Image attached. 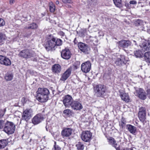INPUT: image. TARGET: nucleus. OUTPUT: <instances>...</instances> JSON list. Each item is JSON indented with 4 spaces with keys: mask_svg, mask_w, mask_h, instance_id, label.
Segmentation results:
<instances>
[{
    "mask_svg": "<svg viewBox=\"0 0 150 150\" xmlns=\"http://www.w3.org/2000/svg\"><path fill=\"white\" fill-rule=\"evenodd\" d=\"M52 35H50V38H48V40L46 42L45 47L46 50L49 51L50 50H54L57 46H60L62 44V40L58 38L51 37Z\"/></svg>",
    "mask_w": 150,
    "mask_h": 150,
    "instance_id": "1",
    "label": "nucleus"
},
{
    "mask_svg": "<svg viewBox=\"0 0 150 150\" xmlns=\"http://www.w3.org/2000/svg\"><path fill=\"white\" fill-rule=\"evenodd\" d=\"M36 93L37 99L39 101L44 103L48 100L50 92L47 88H39L37 91Z\"/></svg>",
    "mask_w": 150,
    "mask_h": 150,
    "instance_id": "2",
    "label": "nucleus"
},
{
    "mask_svg": "<svg viewBox=\"0 0 150 150\" xmlns=\"http://www.w3.org/2000/svg\"><path fill=\"white\" fill-rule=\"evenodd\" d=\"M3 128L4 132L8 134H11L14 132L15 126L13 122L7 121L4 124Z\"/></svg>",
    "mask_w": 150,
    "mask_h": 150,
    "instance_id": "3",
    "label": "nucleus"
},
{
    "mask_svg": "<svg viewBox=\"0 0 150 150\" xmlns=\"http://www.w3.org/2000/svg\"><path fill=\"white\" fill-rule=\"evenodd\" d=\"M106 88L104 85L99 84L97 85L94 87V90L97 97H102L105 92Z\"/></svg>",
    "mask_w": 150,
    "mask_h": 150,
    "instance_id": "4",
    "label": "nucleus"
},
{
    "mask_svg": "<svg viewBox=\"0 0 150 150\" xmlns=\"http://www.w3.org/2000/svg\"><path fill=\"white\" fill-rule=\"evenodd\" d=\"M128 61V58L124 55H122L116 59L115 63L117 66H121L124 64H125Z\"/></svg>",
    "mask_w": 150,
    "mask_h": 150,
    "instance_id": "5",
    "label": "nucleus"
},
{
    "mask_svg": "<svg viewBox=\"0 0 150 150\" xmlns=\"http://www.w3.org/2000/svg\"><path fill=\"white\" fill-rule=\"evenodd\" d=\"M33 110L30 108H28L25 110L23 112L22 116L23 120L28 121L32 117Z\"/></svg>",
    "mask_w": 150,
    "mask_h": 150,
    "instance_id": "6",
    "label": "nucleus"
},
{
    "mask_svg": "<svg viewBox=\"0 0 150 150\" xmlns=\"http://www.w3.org/2000/svg\"><path fill=\"white\" fill-rule=\"evenodd\" d=\"M92 135V133L90 131H84L81 134V138L83 141L88 142L91 140Z\"/></svg>",
    "mask_w": 150,
    "mask_h": 150,
    "instance_id": "7",
    "label": "nucleus"
},
{
    "mask_svg": "<svg viewBox=\"0 0 150 150\" xmlns=\"http://www.w3.org/2000/svg\"><path fill=\"white\" fill-rule=\"evenodd\" d=\"M78 46L79 50L83 53L86 54L89 53L90 48L87 45L80 42L78 43Z\"/></svg>",
    "mask_w": 150,
    "mask_h": 150,
    "instance_id": "8",
    "label": "nucleus"
},
{
    "mask_svg": "<svg viewBox=\"0 0 150 150\" xmlns=\"http://www.w3.org/2000/svg\"><path fill=\"white\" fill-rule=\"evenodd\" d=\"M73 100L72 97L68 95L64 97L63 103L65 107L69 108L71 106Z\"/></svg>",
    "mask_w": 150,
    "mask_h": 150,
    "instance_id": "9",
    "label": "nucleus"
},
{
    "mask_svg": "<svg viewBox=\"0 0 150 150\" xmlns=\"http://www.w3.org/2000/svg\"><path fill=\"white\" fill-rule=\"evenodd\" d=\"M91 64L90 61H87L83 63L81 67L82 71L85 73L89 72L91 69Z\"/></svg>",
    "mask_w": 150,
    "mask_h": 150,
    "instance_id": "10",
    "label": "nucleus"
},
{
    "mask_svg": "<svg viewBox=\"0 0 150 150\" xmlns=\"http://www.w3.org/2000/svg\"><path fill=\"white\" fill-rule=\"evenodd\" d=\"M134 94L141 99L144 100L146 98L145 93L142 88H139L136 89V91L134 93Z\"/></svg>",
    "mask_w": 150,
    "mask_h": 150,
    "instance_id": "11",
    "label": "nucleus"
},
{
    "mask_svg": "<svg viewBox=\"0 0 150 150\" xmlns=\"http://www.w3.org/2000/svg\"><path fill=\"white\" fill-rule=\"evenodd\" d=\"M146 115L145 108L144 107H141L140 108L138 113V117L140 120L143 123L146 119Z\"/></svg>",
    "mask_w": 150,
    "mask_h": 150,
    "instance_id": "12",
    "label": "nucleus"
},
{
    "mask_svg": "<svg viewBox=\"0 0 150 150\" xmlns=\"http://www.w3.org/2000/svg\"><path fill=\"white\" fill-rule=\"evenodd\" d=\"M43 119V115L41 114H38L33 117L32 122L34 125H37L41 122Z\"/></svg>",
    "mask_w": 150,
    "mask_h": 150,
    "instance_id": "13",
    "label": "nucleus"
},
{
    "mask_svg": "<svg viewBox=\"0 0 150 150\" xmlns=\"http://www.w3.org/2000/svg\"><path fill=\"white\" fill-rule=\"evenodd\" d=\"M71 53L69 49H65L63 50L61 53L62 57L64 59H68L71 57Z\"/></svg>",
    "mask_w": 150,
    "mask_h": 150,
    "instance_id": "14",
    "label": "nucleus"
},
{
    "mask_svg": "<svg viewBox=\"0 0 150 150\" xmlns=\"http://www.w3.org/2000/svg\"><path fill=\"white\" fill-rule=\"evenodd\" d=\"M71 128H66L63 129L61 132L63 137H69L71 135L72 132Z\"/></svg>",
    "mask_w": 150,
    "mask_h": 150,
    "instance_id": "15",
    "label": "nucleus"
},
{
    "mask_svg": "<svg viewBox=\"0 0 150 150\" xmlns=\"http://www.w3.org/2000/svg\"><path fill=\"white\" fill-rule=\"evenodd\" d=\"M72 109L74 110H80L83 107L81 104L77 100H74L71 106Z\"/></svg>",
    "mask_w": 150,
    "mask_h": 150,
    "instance_id": "16",
    "label": "nucleus"
},
{
    "mask_svg": "<svg viewBox=\"0 0 150 150\" xmlns=\"http://www.w3.org/2000/svg\"><path fill=\"white\" fill-rule=\"evenodd\" d=\"M0 63L6 66H9L11 64L10 60L3 56L0 55Z\"/></svg>",
    "mask_w": 150,
    "mask_h": 150,
    "instance_id": "17",
    "label": "nucleus"
},
{
    "mask_svg": "<svg viewBox=\"0 0 150 150\" xmlns=\"http://www.w3.org/2000/svg\"><path fill=\"white\" fill-rule=\"evenodd\" d=\"M109 144L114 147L116 150H120L119 146L117 144L116 140L112 137H109L108 138Z\"/></svg>",
    "mask_w": 150,
    "mask_h": 150,
    "instance_id": "18",
    "label": "nucleus"
},
{
    "mask_svg": "<svg viewBox=\"0 0 150 150\" xmlns=\"http://www.w3.org/2000/svg\"><path fill=\"white\" fill-rule=\"evenodd\" d=\"M143 42L140 43V46L142 48V50L147 51L150 50V41H143Z\"/></svg>",
    "mask_w": 150,
    "mask_h": 150,
    "instance_id": "19",
    "label": "nucleus"
},
{
    "mask_svg": "<svg viewBox=\"0 0 150 150\" xmlns=\"http://www.w3.org/2000/svg\"><path fill=\"white\" fill-rule=\"evenodd\" d=\"M71 72V70L70 69H67L62 74L60 79L61 81H64L67 79L70 75Z\"/></svg>",
    "mask_w": 150,
    "mask_h": 150,
    "instance_id": "20",
    "label": "nucleus"
},
{
    "mask_svg": "<svg viewBox=\"0 0 150 150\" xmlns=\"http://www.w3.org/2000/svg\"><path fill=\"white\" fill-rule=\"evenodd\" d=\"M52 69L53 73L58 74L61 71V67L59 64H56L52 66Z\"/></svg>",
    "mask_w": 150,
    "mask_h": 150,
    "instance_id": "21",
    "label": "nucleus"
},
{
    "mask_svg": "<svg viewBox=\"0 0 150 150\" xmlns=\"http://www.w3.org/2000/svg\"><path fill=\"white\" fill-rule=\"evenodd\" d=\"M131 42L129 40H122L119 42V46L123 48H126L130 45Z\"/></svg>",
    "mask_w": 150,
    "mask_h": 150,
    "instance_id": "22",
    "label": "nucleus"
},
{
    "mask_svg": "<svg viewBox=\"0 0 150 150\" xmlns=\"http://www.w3.org/2000/svg\"><path fill=\"white\" fill-rule=\"evenodd\" d=\"M28 53L27 54V59L31 57H34V59L33 61H36L37 60V58L35 57L36 54L33 51L29 50H28Z\"/></svg>",
    "mask_w": 150,
    "mask_h": 150,
    "instance_id": "23",
    "label": "nucleus"
},
{
    "mask_svg": "<svg viewBox=\"0 0 150 150\" xmlns=\"http://www.w3.org/2000/svg\"><path fill=\"white\" fill-rule=\"evenodd\" d=\"M127 127L130 133L133 134L135 133L137 129L136 127L131 125H127Z\"/></svg>",
    "mask_w": 150,
    "mask_h": 150,
    "instance_id": "24",
    "label": "nucleus"
},
{
    "mask_svg": "<svg viewBox=\"0 0 150 150\" xmlns=\"http://www.w3.org/2000/svg\"><path fill=\"white\" fill-rule=\"evenodd\" d=\"M13 77V74L11 72H8L5 75V79L7 81H10L12 80Z\"/></svg>",
    "mask_w": 150,
    "mask_h": 150,
    "instance_id": "25",
    "label": "nucleus"
},
{
    "mask_svg": "<svg viewBox=\"0 0 150 150\" xmlns=\"http://www.w3.org/2000/svg\"><path fill=\"white\" fill-rule=\"evenodd\" d=\"M29 49H26L25 50H22L21 51L19 54H18V55L19 57H23L24 58L27 59V53H28V50Z\"/></svg>",
    "mask_w": 150,
    "mask_h": 150,
    "instance_id": "26",
    "label": "nucleus"
},
{
    "mask_svg": "<svg viewBox=\"0 0 150 150\" xmlns=\"http://www.w3.org/2000/svg\"><path fill=\"white\" fill-rule=\"evenodd\" d=\"M115 6L118 8H121L123 6L122 0H113Z\"/></svg>",
    "mask_w": 150,
    "mask_h": 150,
    "instance_id": "27",
    "label": "nucleus"
},
{
    "mask_svg": "<svg viewBox=\"0 0 150 150\" xmlns=\"http://www.w3.org/2000/svg\"><path fill=\"white\" fill-rule=\"evenodd\" d=\"M144 58L146 62L150 63V52H147L144 53Z\"/></svg>",
    "mask_w": 150,
    "mask_h": 150,
    "instance_id": "28",
    "label": "nucleus"
},
{
    "mask_svg": "<svg viewBox=\"0 0 150 150\" xmlns=\"http://www.w3.org/2000/svg\"><path fill=\"white\" fill-rule=\"evenodd\" d=\"M78 150H83L84 146L83 143L81 142H79L76 145Z\"/></svg>",
    "mask_w": 150,
    "mask_h": 150,
    "instance_id": "29",
    "label": "nucleus"
},
{
    "mask_svg": "<svg viewBox=\"0 0 150 150\" xmlns=\"http://www.w3.org/2000/svg\"><path fill=\"white\" fill-rule=\"evenodd\" d=\"M122 99L126 102H128L130 100L129 95L127 93H125L121 97Z\"/></svg>",
    "mask_w": 150,
    "mask_h": 150,
    "instance_id": "30",
    "label": "nucleus"
},
{
    "mask_svg": "<svg viewBox=\"0 0 150 150\" xmlns=\"http://www.w3.org/2000/svg\"><path fill=\"white\" fill-rule=\"evenodd\" d=\"M134 54L137 57H141L143 55V53L140 50H137L134 52Z\"/></svg>",
    "mask_w": 150,
    "mask_h": 150,
    "instance_id": "31",
    "label": "nucleus"
},
{
    "mask_svg": "<svg viewBox=\"0 0 150 150\" xmlns=\"http://www.w3.org/2000/svg\"><path fill=\"white\" fill-rule=\"evenodd\" d=\"M7 144L6 141V140H0V149L4 148Z\"/></svg>",
    "mask_w": 150,
    "mask_h": 150,
    "instance_id": "32",
    "label": "nucleus"
},
{
    "mask_svg": "<svg viewBox=\"0 0 150 150\" xmlns=\"http://www.w3.org/2000/svg\"><path fill=\"white\" fill-rule=\"evenodd\" d=\"M50 11L51 12H54L55 10V7L54 4L52 2H50L49 3Z\"/></svg>",
    "mask_w": 150,
    "mask_h": 150,
    "instance_id": "33",
    "label": "nucleus"
},
{
    "mask_svg": "<svg viewBox=\"0 0 150 150\" xmlns=\"http://www.w3.org/2000/svg\"><path fill=\"white\" fill-rule=\"evenodd\" d=\"M38 27L37 24L35 23H32L26 28L28 29H35Z\"/></svg>",
    "mask_w": 150,
    "mask_h": 150,
    "instance_id": "34",
    "label": "nucleus"
},
{
    "mask_svg": "<svg viewBox=\"0 0 150 150\" xmlns=\"http://www.w3.org/2000/svg\"><path fill=\"white\" fill-rule=\"evenodd\" d=\"M126 123V121L125 119L123 117H122L121 120L120 122H119V125L123 128L125 125Z\"/></svg>",
    "mask_w": 150,
    "mask_h": 150,
    "instance_id": "35",
    "label": "nucleus"
},
{
    "mask_svg": "<svg viewBox=\"0 0 150 150\" xmlns=\"http://www.w3.org/2000/svg\"><path fill=\"white\" fill-rule=\"evenodd\" d=\"M142 21L138 19L135 22V24L136 25L138 26L141 25L142 24Z\"/></svg>",
    "mask_w": 150,
    "mask_h": 150,
    "instance_id": "36",
    "label": "nucleus"
},
{
    "mask_svg": "<svg viewBox=\"0 0 150 150\" xmlns=\"http://www.w3.org/2000/svg\"><path fill=\"white\" fill-rule=\"evenodd\" d=\"M5 39V35L2 33H0V43Z\"/></svg>",
    "mask_w": 150,
    "mask_h": 150,
    "instance_id": "37",
    "label": "nucleus"
},
{
    "mask_svg": "<svg viewBox=\"0 0 150 150\" xmlns=\"http://www.w3.org/2000/svg\"><path fill=\"white\" fill-rule=\"evenodd\" d=\"M5 24V23L3 19L0 18V27L4 26Z\"/></svg>",
    "mask_w": 150,
    "mask_h": 150,
    "instance_id": "38",
    "label": "nucleus"
},
{
    "mask_svg": "<svg viewBox=\"0 0 150 150\" xmlns=\"http://www.w3.org/2000/svg\"><path fill=\"white\" fill-rule=\"evenodd\" d=\"M63 112L64 113L67 114L69 115L71 112V110L69 109H67L64 110Z\"/></svg>",
    "mask_w": 150,
    "mask_h": 150,
    "instance_id": "39",
    "label": "nucleus"
},
{
    "mask_svg": "<svg viewBox=\"0 0 150 150\" xmlns=\"http://www.w3.org/2000/svg\"><path fill=\"white\" fill-rule=\"evenodd\" d=\"M5 111V109H4V111L2 110H0V118L2 117L4 115Z\"/></svg>",
    "mask_w": 150,
    "mask_h": 150,
    "instance_id": "40",
    "label": "nucleus"
},
{
    "mask_svg": "<svg viewBox=\"0 0 150 150\" xmlns=\"http://www.w3.org/2000/svg\"><path fill=\"white\" fill-rule=\"evenodd\" d=\"M4 121L3 120H0V129H2L4 127Z\"/></svg>",
    "mask_w": 150,
    "mask_h": 150,
    "instance_id": "41",
    "label": "nucleus"
},
{
    "mask_svg": "<svg viewBox=\"0 0 150 150\" xmlns=\"http://www.w3.org/2000/svg\"><path fill=\"white\" fill-rule=\"evenodd\" d=\"M129 3L130 4L136 5L137 4V2L136 0H132L130 1H129Z\"/></svg>",
    "mask_w": 150,
    "mask_h": 150,
    "instance_id": "42",
    "label": "nucleus"
},
{
    "mask_svg": "<svg viewBox=\"0 0 150 150\" xmlns=\"http://www.w3.org/2000/svg\"><path fill=\"white\" fill-rule=\"evenodd\" d=\"M54 150H61L60 147L57 145H55L54 146Z\"/></svg>",
    "mask_w": 150,
    "mask_h": 150,
    "instance_id": "43",
    "label": "nucleus"
},
{
    "mask_svg": "<svg viewBox=\"0 0 150 150\" xmlns=\"http://www.w3.org/2000/svg\"><path fill=\"white\" fill-rule=\"evenodd\" d=\"M62 1L64 3H70L71 2V0H62Z\"/></svg>",
    "mask_w": 150,
    "mask_h": 150,
    "instance_id": "44",
    "label": "nucleus"
},
{
    "mask_svg": "<svg viewBox=\"0 0 150 150\" xmlns=\"http://www.w3.org/2000/svg\"><path fill=\"white\" fill-rule=\"evenodd\" d=\"M119 92L120 94V96L121 97L122 95H124V94H125V93H124V91L122 90H119Z\"/></svg>",
    "mask_w": 150,
    "mask_h": 150,
    "instance_id": "45",
    "label": "nucleus"
},
{
    "mask_svg": "<svg viewBox=\"0 0 150 150\" xmlns=\"http://www.w3.org/2000/svg\"><path fill=\"white\" fill-rule=\"evenodd\" d=\"M59 35L62 37H66L65 33L62 31H60L59 33Z\"/></svg>",
    "mask_w": 150,
    "mask_h": 150,
    "instance_id": "46",
    "label": "nucleus"
},
{
    "mask_svg": "<svg viewBox=\"0 0 150 150\" xmlns=\"http://www.w3.org/2000/svg\"><path fill=\"white\" fill-rule=\"evenodd\" d=\"M147 95L149 98L150 99V89H148L147 90Z\"/></svg>",
    "mask_w": 150,
    "mask_h": 150,
    "instance_id": "47",
    "label": "nucleus"
},
{
    "mask_svg": "<svg viewBox=\"0 0 150 150\" xmlns=\"http://www.w3.org/2000/svg\"><path fill=\"white\" fill-rule=\"evenodd\" d=\"M15 2V0H10L9 1V3L10 5H11L13 4Z\"/></svg>",
    "mask_w": 150,
    "mask_h": 150,
    "instance_id": "48",
    "label": "nucleus"
},
{
    "mask_svg": "<svg viewBox=\"0 0 150 150\" xmlns=\"http://www.w3.org/2000/svg\"><path fill=\"white\" fill-rule=\"evenodd\" d=\"M123 150H133L132 149H129V148H125L123 149Z\"/></svg>",
    "mask_w": 150,
    "mask_h": 150,
    "instance_id": "49",
    "label": "nucleus"
},
{
    "mask_svg": "<svg viewBox=\"0 0 150 150\" xmlns=\"http://www.w3.org/2000/svg\"><path fill=\"white\" fill-rule=\"evenodd\" d=\"M59 3V2L57 0L56 1V4H58Z\"/></svg>",
    "mask_w": 150,
    "mask_h": 150,
    "instance_id": "50",
    "label": "nucleus"
},
{
    "mask_svg": "<svg viewBox=\"0 0 150 150\" xmlns=\"http://www.w3.org/2000/svg\"><path fill=\"white\" fill-rule=\"evenodd\" d=\"M25 100V98L24 97H23L22 98V101L23 100V101H24Z\"/></svg>",
    "mask_w": 150,
    "mask_h": 150,
    "instance_id": "51",
    "label": "nucleus"
},
{
    "mask_svg": "<svg viewBox=\"0 0 150 150\" xmlns=\"http://www.w3.org/2000/svg\"><path fill=\"white\" fill-rule=\"evenodd\" d=\"M45 128H46V130L47 131H48V129H47V126H46V127H45Z\"/></svg>",
    "mask_w": 150,
    "mask_h": 150,
    "instance_id": "52",
    "label": "nucleus"
},
{
    "mask_svg": "<svg viewBox=\"0 0 150 150\" xmlns=\"http://www.w3.org/2000/svg\"><path fill=\"white\" fill-rule=\"evenodd\" d=\"M141 40V39L140 40H139V42H140V40Z\"/></svg>",
    "mask_w": 150,
    "mask_h": 150,
    "instance_id": "53",
    "label": "nucleus"
},
{
    "mask_svg": "<svg viewBox=\"0 0 150 150\" xmlns=\"http://www.w3.org/2000/svg\"><path fill=\"white\" fill-rule=\"evenodd\" d=\"M133 41L134 42H136V41L134 40H133Z\"/></svg>",
    "mask_w": 150,
    "mask_h": 150,
    "instance_id": "54",
    "label": "nucleus"
},
{
    "mask_svg": "<svg viewBox=\"0 0 150 150\" xmlns=\"http://www.w3.org/2000/svg\"><path fill=\"white\" fill-rule=\"evenodd\" d=\"M76 39H75V40H74V42H75V40H76Z\"/></svg>",
    "mask_w": 150,
    "mask_h": 150,
    "instance_id": "55",
    "label": "nucleus"
},
{
    "mask_svg": "<svg viewBox=\"0 0 150 150\" xmlns=\"http://www.w3.org/2000/svg\"><path fill=\"white\" fill-rule=\"evenodd\" d=\"M88 21H89V20H88Z\"/></svg>",
    "mask_w": 150,
    "mask_h": 150,
    "instance_id": "56",
    "label": "nucleus"
}]
</instances>
